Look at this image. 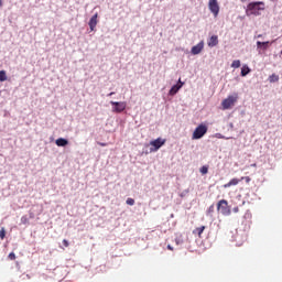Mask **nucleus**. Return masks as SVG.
<instances>
[{
    "mask_svg": "<svg viewBox=\"0 0 282 282\" xmlns=\"http://www.w3.org/2000/svg\"><path fill=\"white\" fill-rule=\"evenodd\" d=\"M217 212L221 213L225 217L232 215V210L230 209V206L228 205V200L226 199H220L217 203Z\"/></svg>",
    "mask_w": 282,
    "mask_h": 282,
    "instance_id": "2",
    "label": "nucleus"
},
{
    "mask_svg": "<svg viewBox=\"0 0 282 282\" xmlns=\"http://www.w3.org/2000/svg\"><path fill=\"white\" fill-rule=\"evenodd\" d=\"M0 8H3V0H0Z\"/></svg>",
    "mask_w": 282,
    "mask_h": 282,
    "instance_id": "32",
    "label": "nucleus"
},
{
    "mask_svg": "<svg viewBox=\"0 0 282 282\" xmlns=\"http://www.w3.org/2000/svg\"><path fill=\"white\" fill-rule=\"evenodd\" d=\"M241 182V178H231L228 183L223 185L224 188H230V186H237Z\"/></svg>",
    "mask_w": 282,
    "mask_h": 282,
    "instance_id": "12",
    "label": "nucleus"
},
{
    "mask_svg": "<svg viewBox=\"0 0 282 282\" xmlns=\"http://www.w3.org/2000/svg\"><path fill=\"white\" fill-rule=\"evenodd\" d=\"M208 8L214 17H219V2L217 0H209Z\"/></svg>",
    "mask_w": 282,
    "mask_h": 282,
    "instance_id": "7",
    "label": "nucleus"
},
{
    "mask_svg": "<svg viewBox=\"0 0 282 282\" xmlns=\"http://www.w3.org/2000/svg\"><path fill=\"white\" fill-rule=\"evenodd\" d=\"M231 67H234V69H239V67H241V61L235 59V61L231 63Z\"/></svg>",
    "mask_w": 282,
    "mask_h": 282,
    "instance_id": "17",
    "label": "nucleus"
},
{
    "mask_svg": "<svg viewBox=\"0 0 282 282\" xmlns=\"http://www.w3.org/2000/svg\"><path fill=\"white\" fill-rule=\"evenodd\" d=\"M269 83H279V75L272 74L269 76Z\"/></svg>",
    "mask_w": 282,
    "mask_h": 282,
    "instance_id": "18",
    "label": "nucleus"
},
{
    "mask_svg": "<svg viewBox=\"0 0 282 282\" xmlns=\"http://www.w3.org/2000/svg\"><path fill=\"white\" fill-rule=\"evenodd\" d=\"M21 224H23L24 226L30 224V219L28 218V216H22L20 219Z\"/></svg>",
    "mask_w": 282,
    "mask_h": 282,
    "instance_id": "22",
    "label": "nucleus"
},
{
    "mask_svg": "<svg viewBox=\"0 0 282 282\" xmlns=\"http://www.w3.org/2000/svg\"><path fill=\"white\" fill-rule=\"evenodd\" d=\"M164 144H166V140H164L162 138H158L156 140H153L150 142V145L153 147L150 149V151L151 152L160 151V149H162V147H164Z\"/></svg>",
    "mask_w": 282,
    "mask_h": 282,
    "instance_id": "6",
    "label": "nucleus"
},
{
    "mask_svg": "<svg viewBox=\"0 0 282 282\" xmlns=\"http://www.w3.org/2000/svg\"><path fill=\"white\" fill-rule=\"evenodd\" d=\"M8 257L10 259V261H14L17 259V254H14V252L9 253Z\"/></svg>",
    "mask_w": 282,
    "mask_h": 282,
    "instance_id": "26",
    "label": "nucleus"
},
{
    "mask_svg": "<svg viewBox=\"0 0 282 282\" xmlns=\"http://www.w3.org/2000/svg\"><path fill=\"white\" fill-rule=\"evenodd\" d=\"M208 133V126L200 123L193 132L192 140H202V137Z\"/></svg>",
    "mask_w": 282,
    "mask_h": 282,
    "instance_id": "3",
    "label": "nucleus"
},
{
    "mask_svg": "<svg viewBox=\"0 0 282 282\" xmlns=\"http://www.w3.org/2000/svg\"><path fill=\"white\" fill-rule=\"evenodd\" d=\"M268 45H270V42H257V46L263 47V50H268Z\"/></svg>",
    "mask_w": 282,
    "mask_h": 282,
    "instance_id": "19",
    "label": "nucleus"
},
{
    "mask_svg": "<svg viewBox=\"0 0 282 282\" xmlns=\"http://www.w3.org/2000/svg\"><path fill=\"white\" fill-rule=\"evenodd\" d=\"M258 39H261V35H258Z\"/></svg>",
    "mask_w": 282,
    "mask_h": 282,
    "instance_id": "34",
    "label": "nucleus"
},
{
    "mask_svg": "<svg viewBox=\"0 0 282 282\" xmlns=\"http://www.w3.org/2000/svg\"><path fill=\"white\" fill-rule=\"evenodd\" d=\"M246 182V184H250V182H252V178L250 176H241L240 177V182Z\"/></svg>",
    "mask_w": 282,
    "mask_h": 282,
    "instance_id": "21",
    "label": "nucleus"
},
{
    "mask_svg": "<svg viewBox=\"0 0 282 282\" xmlns=\"http://www.w3.org/2000/svg\"><path fill=\"white\" fill-rule=\"evenodd\" d=\"M232 212L234 213H239V208L238 207H234Z\"/></svg>",
    "mask_w": 282,
    "mask_h": 282,
    "instance_id": "30",
    "label": "nucleus"
},
{
    "mask_svg": "<svg viewBox=\"0 0 282 282\" xmlns=\"http://www.w3.org/2000/svg\"><path fill=\"white\" fill-rule=\"evenodd\" d=\"M167 250L173 251V247L171 245H167Z\"/></svg>",
    "mask_w": 282,
    "mask_h": 282,
    "instance_id": "31",
    "label": "nucleus"
},
{
    "mask_svg": "<svg viewBox=\"0 0 282 282\" xmlns=\"http://www.w3.org/2000/svg\"><path fill=\"white\" fill-rule=\"evenodd\" d=\"M113 94H116V93H109L108 96H113Z\"/></svg>",
    "mask_w": 282,
    "mask_h": 282,
    "instance_id": "33",
    "label": "nucleus"
},
{
    "mask_svg": "<svg viewBox=\"0 0 282 282\" xmlns=\"http://www.w3.org/2000/svg\"><path fill=\"white\" fill-rule=\"evenodd\" d=\"M208 47H216V45H219V37L217 35H213L208 43H207Z\"/></svg>",
    "mask_w": 282,
    "mask_h": 282,
    "instance_id": "11",
    "label": "nucleus"
},
{
    "mask_svg": "<svg viewBox=\"0 0 282 282\" xmlns=\"http://www.w3.org/2000/svg\"><path fill=\"white\" fill-rule=\"evenodd\" d=\"M213 213H215V205H210L207 209V216L213 217Z\"/></svg>",
    "mask_w": 282,
    "mask_h": 282,
    "instance_id": "20",
    "label": "nucleus"
},
{
    "mask_svg": "<svg viewBox=\"0 0 282 282\" xmlns=\"http://www.w3.org/2000/svg\"><path fill=\"white\" fill-rule=\"evenodd\" d=\"M63 246H64V248H69V241H67V239H64Z\"/></svg>",
    "mask_w": 282,
    "mask_h": 282,
    "instance_id": "27",
    "label": "nucleus"
},
{
    "mask_svg": "<svg viewBox=\"0 0 282 282\" xmlns=\"http://www.w3.org/2000/svg\"><path fill=\"white\" fill-rule=\"evenodd\" d=\"M202 175H206L208 173V166L204 165L200 167Z\"/></svg>",
    "mask_w": 282,
    "mask_h": 282,
    "instance_id": "23",
    "label": "nucleus"
},
{
    "mask_svg": "<svg viewBox=\"0 0 282 282\" xmlns=\"http://www.w3.org/2000/svg\"><path fill=\"white\" fill-rule=\"evenodd\" d=\"M126 204H128V206H133L135 204V199L127 198Z\"/></svg>",
    "mask_w": 282,
    "mask_h": 282,
    "instance_id": "24",
    "label": "nucleus"
},
{
    "mask_svg": "<svg viewBox=\"0 0 282 282\" xmlns=\"http://www.w3.org/2000/svg\"><path fill=\"white\" fill-rule=\"evenodd\" d=\"M265 10V2L263 1H257V2H250L247 6L246 14L247 17H261V12Z\"/></svg>",
    "mask_w": 282,
    "mask_h": 282,
    "instance_id": "1",
    "label": "nucleus"
},
{
    "mask_svg": "<svg viewBox=\"0 0 282 282\" xmlns=\"http://www.w3.org/2000/svg\"><path fill=\"white\" fill-rule=\"evenodd\" d=\"M110 105L113 106V108H112L113 113H122V111H124V109H127L126 101H110Z\"/></svg>",
    "mask_w": 282,
    "mask_h": 282,
    "instance_id": "5",
    "label": "nucleus"
},
{
    "mask_svg": "<svg viewBox=\"0 0 282 282\" xmlns=\"http://www.w3.org/2000/svg\"><path fill=\"white\" fill-rule=\"evenodd\" d=\"M216 138H219V139H221V140L226 139V137H224L221 133H217V134H216Z\"/></svg>",
    "mask_w": 282,
    "mask_h": 282,
    "instance_id": "28",
    "label": "nucleus"
},
{
    "mask_svg": "<svg viewBox=\"0 0 282 282\" xmlns=\"http://www.w3.org/2000/svg\"><path fill=\"white\" fill-rule=\"evenodd\" d=\"M0 239H6V228H1L0 230Z\"/></svg>",
    "mask_w": 282,
    "mask_h": 282,
    "instance_id": "25",
    "label": "nucleus"
},
{
    "mask_svg": "<svg viewBox=\"0 0 282 282\" xmlns=\"http://www.w3.org/2000/svg\"><path fill=\"white\" fill-rule=\"evenodd\" d=\"M8 80V75L6 74V70H0V83H6Z\"/></svg>",
    "mask_w": 282,
    "mask_h": 282,
    "instance_id": "16",
    "label": "nucleus"
},
{
    "mask_svg": "<svg viewBox=\"0 0 282 282\" xmlns=\"http://www.w3.org/2000/svg\"><path fill=\"white\" fill-rule=\"evenodd\" d=\"M88 25H89L91 32H94V30H96V26L98 25V13H95L90 18Z\"/></svg>",
    "mask_w": 282,
    "mask_h": 282,
    "instance_id": "10",
    "label": "nucleus"
},
{
    "mask_svg": "<svg viewBox=\"0 0 282 282\" xmlns=\"http://www.w3.org/2000/svg\"><path fill=\"white\" fill-rule=\"evenodd\" d=\"M181 87H184V83L180 78L178 84L172 86V88L170 89V91H169L170 96H175V94H177V91H180Z\"/></svg>",
    "mask_w": 282,
    "mask_h": 282,
    "instance_id": "9",
    "label": "nucleus"
},
{
    "mask_svg": "<svg viewBox=\"0 0 282 282\" xmlns=\"http://www.w3.org/2000/svg\"><path fill=\"white\" fill-rule=\"evenodd\" d=\"M55 144L56 147H67V144H69V141L64 138H58L56 139Z\"/></svg>",
    "mask_w": 282,
    "mask_h": 282,
    "instance_id": "13",
    "label": "nucleus"
},
{
    "mask_svg": "<svg viewBox=\"0 0 282 282\" xmlns=\"http://www.w3.org/2000/svg\"><path fill=\"white\" fill-rule=\"evenodd\" d=\"M204 51V41H200L197 45L192 47V54L194 56H197V54H202V52Z\"/></svg>",
    "mask_w": 282,
    "mask_h": 282,
    "instance_id": "8",
    "label": "nucleus"
},
{
    "mask_svg": "<svg viewBox=\"0 0 282 282\" xmlns=\"http://www.w3.org/2000/svg\"><path fill=\"white\" fill-rule=\"evenodd\" d=\"M237 95L236 96H228L226 99L221 101V107L224 110L231 109L235 107V102H237Z\"/></svg>",
    "mask_w": 282,
    "mask_h": 282,
    "instance_id": "4",
    "label": "nucleus"
},
{
    "mask_svg": "<svg viewBox=\"0 0 282 282\" xmlns=\"http://www.w3.org/2000/svg\"><path fill=\"white\" fill-rule=\"evenodd\" d=\"M205 230H206V226H200L193 230V235H197L199 238H202V235L204 234Z\"/></svg>",
    "mask_w": 282,
    "mask_h": 282,
    "instance_id": "14",
    "label": "nucleus"
},
{
    "mask_svg": "<svg viewBox=\"0 0 282 282\" xmlns=\"http://www.w3.org/2000/svg\"><path fill=\"white\" fill-rule=\"evenodd\" d=\"M99 147H107V143L98 142Z\"/></svg>",
    "mask_w": 282,
    "mask_h": 282,
    "instance_id": "29",
    "label": "nucleus"
},
{
    "mask_svg": "<svg viewBox=\"0 0 282 282\" xmlns=\"http://www.w3.org/2000/svg\"><path fill=\"white\" fill-rule=\"evenodd\" d=\"M250 72V67H248V65H243L241 68V76H248Z\"/></svg>",
    "mask_w": 282,
    "mask_h": 282,
    "instance_id": "15",
    "label": "nucleus"
}]
</instances>
